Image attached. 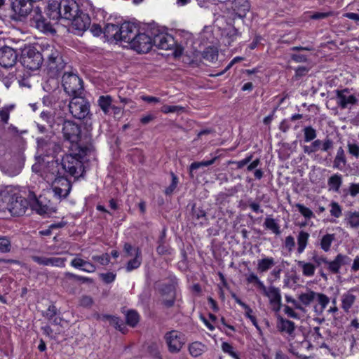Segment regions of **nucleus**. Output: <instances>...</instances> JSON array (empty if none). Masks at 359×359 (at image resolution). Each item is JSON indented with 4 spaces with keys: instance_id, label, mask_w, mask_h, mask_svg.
Masks as SVG:
<instances>
[{
    "instance_id": "1",
    "label": "nucleus",
    "mask_w": 359,
    "mask_h": 359,
    "mask_svg": "<svg viewBox=\"0 0 359 359\" xmlns=\"http://www.w3.org/2000/svg\"><path fill=\"white\" fill-rule=\"evenodd\" d=\"M43 62L48 74L53 77L58 76L65 67L60 51L50 45H47L44 48Z\"/></svg>"
},
{
    "instance_id": "2",
    "label": "nucleus",
    "mask_w": 359,
    "mask_h": 359,
    "mask_svg": "<svg viewBox=\"0 0 359 359\" xmlns=\"http://www.w3.org/2000/svg\"><path fill=\"white\" fill-rule=\"evenodd\" d=\"M62 86L64 91L69 97L82 95L84 92L83 80L73 72H65L62 77Z\"/></svg>"
},
{
    "instance_id": "3",
    "label": "nucleus",
    "mask_w": 359,
    "mask_h": 359,
    "mask_svg": "<svg viewBox=\"0 0 359 359\" xmlns=\"http://www.w3.org/2000/svg\"><path fill=\"white\" fill-rule=\"evenodd\" d=\"M44 60V49L42 53L38 51L34 47H27L22 50L20 57L21 64L29 70L38 69Z\"/></svg>"
},
{
    "instance_id": "4",
    "label": "nucleus",
    "mask_w": 359,
    "mask_h": 359,
    "mask_svg": "<svg viewBox=\"0 0 359 359\" xmlns=\"http://www.w3.org/2000/svg\"><path fill=\"white\" fill-rule=\"evenodd\" d=\"M298 299L304 306H310L316 299L320 307L316 305L313 309L317 314H321L330 302V299L327 295L312 290H307L306 292L300 294Z\"/></svg>"
},
{
    "instance_id": "5",
    "label": "nucleus",
    "mask_w": 359,
    "mask_h": 359,
    "mask_svg": "<svg viewBox=\"0 0 359 359\" xmlns=\"http://www.w3.org/2000/svg\"><path fill=\"white\" fill-rule=\"evenodd\" d=\"M68 107L70 114L75 118L82 120L90 114V103L82 95L72 97Z\"/></svg>"
},
{
    "instance_id": "6",
    "label": "nucleus",
    "mask_w": 359,
    "mask_h": 359,
    "mask_svg": "<svg viewBox=\"0 0 359 359\" xmlns=\"http://www.w3.org/2000/svg\"><path fill=\"white\" fill-rule=\"evenodd\" d=\"M163 339L168 351L172 354L180 353L187 342L185 334L175 330L165 332Z\"/></svg>"
},
{
    "instance_id": "7",
    "label": "nucleus",
    "mask_w": 359,
    "mask_h": 359,
    "mask_svg": "<svg viewBox=\"0 0 359 359\" xmlns=\"http://www.w3.org/2000/svg\"><path fill=\"white\" fill-rule=\"evenodd\" d=\"M80 158L78 155H65L61 161L62 169L69 175L78 178L83 172V163Z\"/></svg>"
},
{
    "instance_id": "8",
    "label": "nucleus",
    "mask_w": 359,
    "mask_h": 359,
    "mask_svg": "<svg viewBox=\"0 0 359 359\" xmlns=\"http://www.w3.org/2000/svg\"><path fill=\"white\" fill-rule=\"evenodd\" d=\"M33 0H13L11 2V19L22 21L33 11Z\"/></svg>"
},
{
    "instance_id": "9",
    "label": "nucleus",
    "mask_w": 359,
    "mask_h": 359,
    "mask_svg": "<svg viewBox=\"0 0 359 359\" xmlns=\"http://www.w3.org/2000/svg\"><path fill=\"white\" fill-rule=\"evenodd\" d=\"M53 134L51 136L37 137V149L41 154L46 156H53L58 153L61 148L53 139Z\"/></svg>"
},
{
    "instance_id": "10",
    "label": "nucleus",
    "mask_w": 359,
    "mask_h": 359,
    "mask_svg": "<svg viewBox=\"0 0 359 359\" xmlns=\"http://www.w3.org/2000/svg\"><path fill=\"white\" fill-rule=\"evenodd\" d=\"M62 133L65 140L71 143H78L81 138V128L73 121L64 120Z\"/></svg>"
},
{
    "instance_id": "11",
    "label": "nucleus",
    "mask_w": 359,
    "mask_h": 359,
    "mask_svg": "<svg viewBox=\"0 0 359 359\" xmlns=\"http://www.w3.org/2000/svg\"><path fill=\"white\" fill-rule=\"evenodd\" d=\"M47 16L43 15L41 10L36 7L33 10V14L30 20V24L32 27H36L39 30L43 32H53L55 29L53 27L51 22Z\"/></svg>"
},
{
    "instance_id": "12",
    "label": "nucleus",
    "mask_w": 359,
    "mask_h": 359,
    "mask_svg": "<svg viewBox=\"0 0 359 359\" xmlns=\"http://www.w3.org/2000/svg\"><path fill=\"white\" fill-rule=\"evenodd\" d=\"M29 206V200L19 194H13L10 197L7 204V208L13 216L23 215Z\"/></svg>"
},
{
    "instance_id": "13",
    "label": "nucleus",
    "mask_w": 359,
    "mask_h": 359,
    "mask_svg": "<svg viewBox=\"0 0 359 359\" xmlns=\"http://www.w3.org/2000/svg\"><path fill=\"white\" fill-rule=\"evenodd\" d=\"M334 92L337 104L341 109H351L358 101V99L349 88L337 89Z\"/></svg>"
},
{
    "instance_id": "14",
    "label": "nucleus",
    "mask_w": 359,
    "mask_h": 359,
    "mask_svg": "<svg viewBox=\"0 0 359 359\" xmlns=\"http://www.w3.org/2000/svg\"><path fill=\"white\" fill-rule=\"evenodd\" d=\"M262 294L269 299L271 309L275 312H279L282 307V297L279 287L273 285L265 286L261 290Z\"/></svg>"
},
{
    "instance_id": "15",
    "label": "nucleus",
    "mask_w": 359,
    "mask_h": 359,
    "mask_svg": "<svg viewBox=\"0 0 359 359\" xmlns=\"http://www.w3.org/2000/svg\"><path fill=\"white\" fill-rule=\"evenodd\" d=\"M129 45L137 53H146L152 47V38L145 33L139 32Z\"/></svg>"
},
{
    "instance_id": "16",
    "label": "nucleus",
    "mask_w": 359,
    "mask_h": 359,
    "mask_svg": "<svg viewBox=\"0 0 359 359\" xmlns=\"http://www.w3.org/2000/svg\"><path fill=\"white\" fill-rule=\"evenodd\" d=\"M72 20L71 29L74 34L82 35V34L89 29L91 20L88 14L82 11L75 16Z\"/></svg>"
},
{
    "instance_id": "17",
    "label": "nucleus",
    "mask_w": 359,
    "mask_h": 359,
    "mask_svg": "<svg viewBox=\"0 0 359 359\" xmlns=\"http://www.w3.org/2000/svg\"><path fill=\"white\" fill-rule=\"evenodd\" d=\"M334 142L330 138L326 137L323 141L320 139L311 141L309 145L303 146V151L309 156L321 150L325 152H328L333 149Z\"/></svg>"
},
{
    "instance_id": "18",
    "label": "nucleus",
    "mask_w": 359,
    "mask_h": 359,
    "mask_svg": "<svg viewBox=\"0 0 359 359\" xmlns=\"http://www.w3.org/2000/svg\"><path fill=\"white\" fill-rule=\"evenodd\" d=\"M52 189L54 196L59 200H62L69 196L72 190V184L66 177H59L55 179Z\"/></svg>"
},
{
    "instance_id": "19",
    "label": "nucleus",
    "mask_w": 359,
    "mask_h": 359,
    "mask_svg": "<svg viewBox=\"0 0 359 359\" xmlns=\"http://www.w3.org/2000/svg\"><path fill=\"white\" fill-rule=\"evenodd\" d=\"M29 200V206L39 215H45L49 213L50 208L48 205L49 201L46 198L40 196L39 198L36 196L34 192H29L28 195Z\"/></svg>"
},
{
    "instance_id": "20",
    "label": "nucleus",
    "mask_w": 359,
    "mask_h": 359,
    "mask_svg": "<svg viewBox=\"0 0 359 359\" xmlns=\"http://www.w3.org/2000/svg\"><path fill=\"white\" fill-rule=\"evenodd\" d=\"M139 33V28L135 23L125 22L120 26L119 40L128 44L134 39Z\"/></svg>"
},
{
    "instance_id": "21",
    "label": "nucleus",
    "mask_w": 359,
    "mask_h": 359,
    "mask_svg": "<svg viewBox=\"0 0 359 359\" xmlns=\"http://www.w3.org/2000/svg\"><path fill=\"white\" fill-rule=\"evenodd\" d=\"M153 45L159 49L172 50L175 46V41L172 36L164 32H159L152 38Z\"/></svg>"
},
{
    "instance_id": "22",
    "label": "nucleus",
    "mask_w": 359,
    "mask_h": 359,
    "mask_svg": "<svg viewBox=\"0 0 359 359\" xmlns=\"http://www.w3.org/2000/svg\"><path fill=\"white\" fill-rule=\"evenodd\" d=\"M62 18L71 20L79 13V6L75 0H61Z\"/></svg>"
},
{
    "instance_id": "23",
    "label": "nucleus",
    "mask_w": 359,
    "mask_h": 359,
    "mask_svg": "<svg viewBox=\"0 0 359 359\" xmlns=\"http://www.w3.org/2000/svg\"><path fill=\"white\" fill-rule=\"evenodd\" d=\"M18 55L16 51L8 46L0 48V65L4 68H10L17 62Z\"/></svg>"
},
{
    "instance_id": "24",
    "label": "nucleus",
    "mask_w": 359,
    "mask_h": 359,
    "mask_svg": "<svg viewBox=\"0 0 359 359\" xmlns=\"http://www.w3.org/2000/svg\"><path fill=\"white\" fill-rule=\"evenodd\" d=\"M161 294L162 296V304L166 308H170L174 306L176 299V290L172 284L163 285L161 288Z\"/></svg>"
},
{
    "instance_id": "25",
    "label": "nucleus",
    "mask_w": 359,
    "mask_h": 359,
    "mask_svg": "<svg viewBox=\"0 0 359 359\" xmlns=\"http://www.w3.org/2000/svg\"><path fill=\"white\" fill-rule=\"evenodd\" d=\"M32 259L39 265L51 266L55 267L64 268L67 258L65 257H42V256H32Z\"/></svg>"
},
{
    "instance_id": "26",
    "label": "nucleus",
    "mask_w": 359,
    "mask_h": 359,
    "mask_svg": "<svg viewBox=\"0 0 359 359\" xmlns=\"http://www.w3.org/2000/svg\"><path fill=\"white\" fill-rule=\"evenodd\" d=\"M351 262V259L348 256L339 253L332 261L328 260L327 269L330 273L337 274L342 266L349 264Z\"/></svg>"
},
{
    "instance_id": "27",
    "label": "nucleus",
    "mask_w": 359,
    "mask_h": 359,
    "mask_svg": "<svg viewBox=\"0 0 359 359\" xmlns=\"http://www.w3.org/2000/svg\"><path fill=\"white\" fill-rule=\"evenodd\" d=\"M228 4L239 18H243L249 11L250 6L248 0H228Z\"/></svg>"
},
{
    "instance_id": "28",
    "label": "nucleus",
    "mask_w": 359,
    "mask_h": 359,
    "mask_svg": "<svg viewBox=\"0 0 359 359\" xmlns=\"http://www.w3.org/2000/svg\"><path fill=\"white\" fill-rule=\"evenodd\" d=\"M277 329L282 333H286L290 337H294L295 325L294 323L283 318L282 316L278 317Z\"/></svg>"
},
{
    "instance_id": "29",
    "label": "nucleus",
    "mask_w": 359,
    "mask_h": 359,
    "mask_svg": "<svg viewBox=\"0 0 359 359\" xmlns=\"http://www.w3.org/2000/svg\"><path fill=\"white\" fill-rule=\"evenodd\" d=\"M344 222L348 229L353 230L359 229V211L350 210L346 212Z\"/></svg>"
},
{
    "instance_id": "30",
    "label": "nucleus",
    "mask_w": 359,
    "mask_h": 359,
    "mask_svg": "<svg viewBox=\"0 0 359 359\" xmlns=\"http://www.w3.org/2000/svg\"><path fill=\"white\" fill-rule=\"evenodd\" d=\"M355 290L354 288H351L341 297V309L345 313H348L355 302L356 296L353 293Z\"/></svg>"
},
{
    "instance_id": "31",
    "label": "nucleus",
    "mask_w": 359,
    "mask_h": 359,
    "mask_svg": "<svg viewBox=\"0 0 359 359\" xmlns=\"http://www.w3.org/2000/svg\"><path fill=\"white\" fill-rule=\"evenodd\" d=\"M60 9V2L53 1L49 3L46 10V15L53 21H56L62 18V13Z\"/></svg>"
},
{
    "instance_id": "32",
    "label": "nucleus",
    "mask_w": 359,
    "mask_h": 359,
    "mask_svg": "<svg viewBox=\"0 0 359 359\" xmlns=\"http://www.w3.org/2000/svg\"><path fill=\"white\" fill-rule=\"evenodd\" d=\"M276 264V262L272 257H264L257 260V271L262 274L271 270Z\"/></svg>"
},
{
    "instance_id": "33",
    "label": "nucleus",
    "mask_w": 359,
    "mask_h": 359,
    "mask_svg": "<svg viewBox=\"0 0 359 359\" xmlns=\"http://www.w3.org/2000/svg\"><path fill=\"white\" fill-rule=\"evenodd\" d=\"M142 261V252L140 248H136L135 250V257L130 259L126 266L127 272H130L135 269H138Z\"/></svg>"
},
{
    "instance_id": "34",
    "label": "nucleus",
    "mask_w": 359,
    "mask_h": 359,
    "mask_svg": "<svg viewBox=\"0 0 359 359\" xmlns=\"http://www.w3.org/2000/svg\"><path fill=\"white\" fill-rule=\"evenodd\" d=\"M342 175L339 173L331 175L327 180V187L330 191L338 193L342 184Z\"/></svg>"
},
{
    "instance_id": "35",
    "label": "nucleus",
    "mask_w": 359,
    "mask_h": 359,
    "mask_svg": "<svg viewBox=\"0 0 359 359\" xmlns=\"http://www.w3.org/2000/svg\"><path fill=\"white\" fill-rule=\"evenodd\" d=\"M241 36V33L234 27L226 30L224 36V43L226 46H231L233 43Z\"/></svg>"
},
{
    "instance_id": "36",
    "label": "nucleus",
    "mask_w": 359,
    "mask_h": 359,
    "mask_svg": "<svg viewBox=\"0 0 359 359\" xmlns=\"http://www.w3.org/2000/svg\"><path fill=\"white\" fill-rule=\"evenodd\" d=\"M120 26L114 24H107L103 29L104 36L109 39L119 40Z\"/></svg>"
},
{
    "instance_id": "37",
    "label": "nucleus",
    "mask_w": 359,
    "mask_h": 359,
    "mask_svg": "<svg viewBox=\"0 0 359 359\" xmlns=\"http://www.w3.org/2000/svg\"><path fill=\"white\" fill-rule=\"evenodd\" d=\"M310 235L305 231H300L297 236V253L302 254L304 252L309 242Z\"/></svg>"
},
{
    "instance_id": "38",
    "label": "nucleus",
    "mask_w": 359,
    "mask_h": 359,
    "mask_svg": "<svg viewBox=\"0 0 359 359\" xmlns=\"http://www.w3.org/2000/svg\"><path fill=\"white\" fill-rule=\"evenodd\" d=\"M102 319L108 320L111 325L114 326L122 333H125V330H126V325L123 320L119 318L110 315H103L102 316Z\"/></svg>"
},
{
    "instance_id": "39",
    "label": "nucleus",
    "mask_w": 359,
    "mask_h": 359,
    "mask_svg": "<svg viewBox=\"0 0 359 359\" xmlns=\"http://www.w3.org/2000/svg\"><path fill=\"white\" fill-rule=\"evenodd\" d=\"M297 266L302 269V273L304 276L312 277L314 276L316 269L314 264L305 261H298Z\"/></svg>"
},
{
    "instance_id": "40",
    "label": "nucleus",
    "mask_w": 359,
    "mask_h": 359,
    "mask_svg": "<svg viewBox=\"0 0 359 359\" xmlns=\"http://www.w3.org/2000/svg\"><path fill=\"white\" fill-rule=\"evenodd\" d=\"M188 349L191 355L196 358L201 355L206 351L207 347L201 342L194 341L189 345Z\"/></svg>"
},
{
    "instance_id": "41",
    "label": "nucleus",
    "mask_w": 359,
    "mask_h": 359,
    "mask_svg": "<svg viewBox=\"0 0 359 359\" xmlns=\"http://www.w3.org/2000/svg\"><path fill=\"white\" fill-rule=\"evenodd\" d=\"M97 103L103 113L107 115L112 108V97L110 95L100 96Z\"/></svg>"
},
{
    "instance_id": "42",
    "label": "nucleus",
    "mask_w": 359,
    "mask_h": 359,
    "mask_svg": "<svg viewBox=\"0 0 359 359\" xmlns=\"http://www.w3.org/2000/svg\"><path fill=\"white\" fill-rule=\"evenodd\" d=\"M334 240L335 234L334 233H327L323 236L319 241L320 248L325 252H329Z\"/></svg>"
},
{
    "instance_id": "43",
    "label": "nucleus",
    "mask_w": 359,
    "mask_h": 359,
    "mask_svg": "<svg viewBox=\"0 0 359 359\" xmlns=\"http://www.w3.org/2000/svg\"><path fill=\"white\" fill-rule=\"evenodd\" d=\"M264 226L266 229L270 230L276 235H280L281 233L279 224L275 219L271 217H266L265 218Z\"/></svg>"
},
{
    "instance_id": "44",
    "label": "nucleus",
    "mask_w": 359,
    "mask_h": 359,
    "mask_svg": "<svg viewBox=\"0 0 359 359\" xmlns=\"http://www.w3.org/2000/svg\"><path fill=\"white\" fill-rule=\"evenodd\" d=\"M346 163V159L344 149L340 147L337 151L336 156L333 162V167L334 168L341 170Z\"/></svg>"
},
{
    "instance_id": "45",
    "label": "nucleus",
    "mask_w": 359,
    "mask_h": 359,
    "mask_svg": "<svg viewBox=\"0 0 359 359\" xmlns=\"http://www.w3.org/2000/svg\"><path fill=\"white\" fill-rule=\"evenodd\" d=\"M16 107L15 104H8L0 108V120L4 124H8L10 113Z\"/></svg>"
},
{
    "instance_id": "46",
    "label": "nucleus",
    "mask_w": 359,
    "mask_h": 359,
    "mask_svg": "<svg viewBox=\"0 0 359 359\" xmlns=\"http://www.w3.org/2000/svg\"><path fill=\"white\" fill-rule=\"evenodd\" d=\"M158 247L156 248V252L160 255H171L172 249L165 243V232H163L161 236L158 241Z\"/></svg>"
},
{
    "instance_id": "47",
    "label": "nucleus",
    "mask_w": 359,
    "mask_h": 359,
    "mask_svg": "<svg viewBox=\"0 0 359 359\" xmlns=\"http://www.w3.org/2000/svg\"><path fill=\"white\" fill-rule=\"evenodd\" d=\"M246 282L248 283L254 284L257 287V288L260 291L262 289H264V287L266 286L264 284L263 281H262L260 278L258 277V276L254 272H251L246 275Z\"/></svg>"
},
{
    "instance_id": "48",
    "label": "nucleus",
    "mask_w": 359,
    "mask_h": 359,
    "mask_svg": "<svg viewBox=\"0 0 359 359\" xmlns=\"http://www.w3.org/2000/svg\"><path fill=\"white\" fill-rule=\"evenodd\" d=\"M304 133V141L305 142H310L316 140L317 137V132L312 126H306L302 130Z\"/></svg>"
},
{
    "instance_id": "49",
    "label": "nucleus",
    "mask_w": 359,
    "mask_h": 359,
    "mask_svg": "<svg viewBox=\"0 0 359 359\" xmlns=\"http://www.w3.org/2000/svg\"><path fill=\"white\" fill-rule=\"evenodd\" d=\"M126 323L130 327H135L140 320V316L135 311H129L126 316Z\"/></svg>"
},
{
    "instance_id": "50",
    "label": "nucleus",
    "mask_w": 359,
    "mask_h": 359,
    "mask_svg": "<svg viewBox=\"0 0 359 359\" xmlns=\"http://www.w3.org/2000/svg\"><path fill=\"white\" fill-rule=\"evenodd\" d=\"M216 158H217V157H215L212 159L209 160V161H201V162H194V163H192L190 165V166H189V172H190L191 177H194L192 172H193V171L194 170L198 169L201 167L209 166L210 165H212L215 163Z\"/></svg>"
},
{
    "instance_id": "51",
    "label": "nucleus",
    "mask_w": 359,
    "mask_h": 359,
    "mask_svg": "<svg viewBox=\"0 0 359 359\" xmlns=\"http://www.w3.org/2000/svg\"><path fill=\"white\" fill-rule=\"evenodd\" d=\"M40 118L46 123L50 128H53L55 122V116L50 111H43L40 114Z\"/></svg>"
},
{
    "instance_id": "52",
    "label": "nucleus",
    "mask_w": 359,
    "mask_h": 359,
    "mask_svg": "<svg viewBox=\"0 0 359 359\" xmlns=\"http://www.w3.org/2000/svg\"><path fill=\"white\" fill-rule=\"evenodd\" d=\"M12 245L10 239L4 236H0V252L8 253L11 251Z\"/></svg>"
},
{
    "instance_id": "53",
    "label": "nucleus",
    "mask_w": 359,
    "mask_h": 359,
    "mask_svg": "<svg viewBox=\"0 0 359 359\" xmlns=\"http://www.w3.org/2000/svg\"><path fill=\"white\" fill-rule=\"evenodd\" d=\"M311 260L314 262V265L316 266V269H323L322 265L326 264L327 265L328 259L326 257L323 255H319L316 252L313 253V256Z\"/></svg>"
},
{
    "instance_id": "54",
    "label": "nucleus",
    "mask_w": 359,
    "mask_h": 359,
    "mask_svg": "<svg viewBox=\"0 0 359 359\" xmlns=\"http://www.w3.org/2000/svg\"><path fill=\"white\" fill-rule=\"evenodd\" d=\"M330 215L334 218H339L342 215V208L336 201H331L330 203Z\"/></svg>"
},
{
    "instance_id": "55",
    "label": "nucleus",
    "mask_w": 359,
    "mask_h": 359,
    "mask_svg": "<svg viewBox=\"0 0 359 359\" xmlns=\"http://www.w3.org/2000/svg\"><path fill=\"white\" fill-rule=\"evenodd\" d=\"M202 55L203 57L209 62H213L216 60L218 57L217 51L212 47L205 48Z\"/></svg>"
},
{
    "instance_id": "56",
    "label": "nucleus",
    "mask_w": 359,
    "mask_h": 359,
    "mask_svg": "<svg viewBox=\"0 0 359 359\" xmlns=\"http://www.w3.org/2000/svg\"><path fill=\"white\" fill-rule=\"evenodd\" d=\"M295 207L298 209L300 214L306 219H310L314 217L313 211L309 208L304 206L303 204L297 203L295 204Z\"/></svg>"
},
{
    "instance_id": "57",
    "label": "nucleus",
    "mask_w": 359,
    "mask_h": 359,
    "mask_svg": "<svg viewBox=\"0 0 359 359\" xmlns=\"http://www.w3.org/2000/svg\"><path fill=\"white\" fill-rule=\"evenodd\" d=\"M222 349L224 353L229 354L234 359H240L238 354L234 351V348L228 342L222 344Z\"/></svg>"
},
{
    "instance_id": "58",
    "label": "nucleus",
    "mask_w": 359,
    "mask_h": 359,
    "mask_svg": "<svg viewBox=\"0 0 359 359\" xmlns=\"http://www.w3.org/2000/svg\"><path fill=\"white\" fill-rule=\"evenodd\" d=\"M184 111V107L177 105H163L161 111L163 114L180 113Z\"/></svg>"
},
{
    "instance_id": "59",
    "label": "nucleus",
    "mask_w": 359,
    "mask_h": 359,
    "mask_svg": "<svg viewBox=\"0 0 359 359\" xmlns=\"http://www.w3.org/2000/svg\"><path fill=\"white\" fill-rule=\"evenodd\" d=\"M92 260L99 262L102 266H106L110 262V257L107 253L101 255L92 256Z\"/></svg>"
},
{
    "instance_id": "60",
    "label": "nucleus",
    "mask_w": 359,
    "mask_h": 359,
    "mask_svg": "<svg viewBox=\"0 0 359 359\" xmlns=\"http://www.w3.org/2000/svg\"><path fill=\"white\" fill-rule=\"evenodd\" d=\"M192 217L194 219L199 220L201 218L206 219V212L201 208H196L195 205L192 207Z\"/></svg>"
},
{
    "instance_id": "61",
    "label": "nucleus",
    "mask_w": 359,
    "mask_h": 359,
    "mask_svg": "<svg viewBox=\"0 0 359 359\" xmlns=\"http://www.w3.org/2000/svg\"><path fill=\"white\" fill-rule=\"evenodd\" d=\"M252 313L253 311L250 306L245 309V317L250 320L252 325L257 328V330L261 331V328L258 325L257 318L255 316L252 315Z\"/></svg>"
},
{
    "instance_id": "62",
    "label": "nucleus",
    "mask_w": 359,
    "mask_h": 359,
    "mask_svg": "<svg viewBox=\"0 0 359 359\" xmlns=\"http://www.w3.org/2000/svg\"><path fill=\"white\" fill-rule=\"evenodd\" d=\"M171 176H172L171 184L165 190V194L166 195H170L171 194H172V192L176 189L177 184H178L177 177L173 172H171Z\"/></svg>"
},
{
    "instance_id": "63",
    "label": "nucleus",
    "mask_w": 359,
    "mask_h": 359,
    "mask_svg": "<svg viewBox=\"0 0 359 359\" xmlns=\"http://www.w3.org/2000/svg\"><path fill=\"white\" fill-rule=\"evenodd\" d=\"M346 194L355 198L359 194V183H351L347 190Z\"/></svg>"
},
{
    "instance_id": "64",
    "label": "nucleus",
    "mask_w": 359,
    "mask_h": 359,
    "mask_svg": "<svg viewBox=\"0 0 359 359\" xmlns=\"http://www.w3.org/2000/svg\"><path fill=\"white\" fill-rule=\"evenodd\" d=\"M348 150L350 154L358 158L359 157V145L353 142H348Z\"/></svg>"
}]
</instances>
